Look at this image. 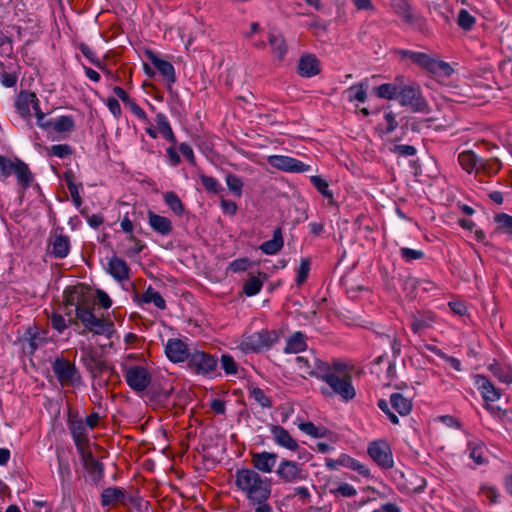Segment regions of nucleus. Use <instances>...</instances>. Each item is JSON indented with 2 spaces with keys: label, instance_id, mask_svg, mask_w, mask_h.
<instances>
[{
  "label": "nucleus",
  "instance_id": "nucleus-37",
  "mask_svg": "<svg viewBox=\"0 0 512 512\" xmlns=\"http://www.w3.org/2000/svg\"><path fill=\"white\" fill-rule=\"evenodd\" d=\"M283 237L281 229L277 228L273 233V238L261 244L260 249L264 254L274 255L283 247Z\"/></svg>",
  "mask_w": 512,
  "mask_h": 512
},
{
  "label": "nucleus",
  "instance_id": "nucleus-35",
  "mask_svg": "<svg viewBox=\"0 0 512 512\" xmlns=\"http://www.w3.org/2000/svg\"><path fill=\"white\" fill-rule=\"evenodd\" d=\"M338 463H340L342 467H346V468H349V469H352V470L358 472L363 477H366V478L371 477L370 470L366 465L360 463L358 460L352 458L351 456H349L347 454H341L339 456Z\"/></svg>",
  "mask_w": 512,
  "mask_h": 512
},
{
  "label": "nucleus",
  "instance_id": "nucleus-34",
  "mask_svg": "<svg viewBox=\"0 0 512 512\" xmlns=\"http://www.w3.org/2000/svg\"><path fill=\"white\" fill-rule=\"evenodd\" d=\"M468 453L476 465H483L487 462L486 448L481 441H470L468 443Z\"/></svg>",
  "mask_w": 512,
  "mask_h": 512
},
{
  "label": "nucleus",
  "instance_id": "nucleus-2",
  "mask_svg": "<svg viewBox=\"0 0 512 512\" xmlns=\"http://www.w3.org/2000/svg\"><path fill=\"white\" fill-rule=\"evenodd\" d=\"M398 53L403 59H409L435 75L449 76L453 72L452 67L447 62L439 60L429 54L411 50H400Z\"/></svg>",
  "mask_w": 512,
  "mask_h": 512
},
{
  "label": "nucleus",
  "instance_id": "nucleus-59",
  "mask_svg": "<svg viewBox=\"0 0 512 512\" xmlns=\"http://www.w3.org/2000/svg\"><path fill=\"white\" fill-rule=\"evenodd\" d=\"M475 23V18L466 10L462 9L458 15V25L465 29L469 30Z\"/></svg>",
  "mask_w": 512,
  "mask_h": 512
},
{
  "label": "nucleus",
  "instance_id": "nucleus-30",
  "mask_svg": "<svg viewBox=\"0 0 512 512\" xmlns=\"http://www.w3.org/2000/svg\"><path fill=\"white\" fill-rule=\"evenodd\" d=\"M403 77H397L394 83H385L374 89L379 98L394 100L397 99Z\"/></svg>",
  "mask_w": 512,
  "mask_h": 512
},
{
  "label": "nucleus",
  "instance_id": "nucleus-45",
  "mask_svg": "<svg viewBox=\"0 0 512 512\" xmlns=\"http://www.w3.org/2000/svg\"><path fill=\"white\" fill-rule=\"evenodd\" d=\"M220 364L224 373L228 376H236L239 373V365L230 354H222Z\"/></svg>",
  "mask_w": 512,
  "mask_h": 512
},
{
  "label": "nucleus",
  "instance_id": "nucleus-41",
  "mask_svg": "<svg viewBox=\"0 0 512 512\" xmlns=\"http://www.w3.org/2000/svg\"><path fill=\"white\" fill-rule=\"evenodd\" d=\"M156 123L162 136L172 144H175L176 138L166 115L163 113H158L156 115Z\"/></svg>",
  "mask_w": 512,
  "mask_h": 512
},
{
  "label": "nucleus",
  "instance_id": "nucleus-38",
  "mask_svg": "<svg viewBox=\"0 0 512 512\" xmlns=\"http://www.w3.org/2000/svg\"><path fill=\"white\" fill-rule=\"evenodd\" d=\"M269 44L272 48L273 55L278 59L282 60L287 52V45L284 37L281 34L270 33Z\"/></svg>",
  "mask_w": 512,
  "mask_h": 512
},
{
  "label": "nucleus",
  "instance_id": "nucleus-20",
  "mask_svg": "<svg viewBox=\"0 0 512 512\" xmlns=\"http://www.w3.org/2000/svg\"><path fill=\"white\" fill-rule=\"evenodd\" d=\"M270 434L273 441L278 446L285 448L290 451L298 450L297 441L291 436V434L280 425H272L269 428Z\"/></svg>",
  "mask_w": 512,
  "mask_h": 512
},
{
  "label": "nucleus",
  "instance_id": "nucleus-11",
  "mask_svg": "<svg viewBox=\"0 0 512 512\" xmlns=\"http://www.w3.org/2000/svg\"><path fill=\"white\" fill-rule=\"evenodd\" d=\"M267 162L273 168L290 173H303L310 170V166L286 155H270Z\"/></svg>",
  "mask_w": 512,
  "mask_h": 512
},
{
  "label": "nucleus",
  "instance_id": "nucleus-62",
  "mask_svg": "<svg viewBox=\"0 0 512 512\" xmlns=\"http://www.w3.org/2000/svg\"><path fill=\"white\" fill-rule=\"evenodd\" d=\"M400 255L406 261H412L421 259L424 256V252L422 250L403 247L400 249Z\"/></svg>",
  "mask_w": 512,
  "mask_h": 512
},
{
  "label": "nucleus",
  "instance_id": "nucleus-64",
  "mask_svg": "<svg viewBox=\"0 0 512 512\" xmlns=\"http://www.w3.org/2000/svg\"><path fill=\"white\" fill-rule=\"evenodd\" d=\"M484 165H485V168H481L480 171H483V172H485L487 174H495L501 168V163L496 158L490 159V160H487V161L484 160Z\"/></svg>",
  "mask_w": 512,
  "mask_h": 512
},
{
  "label": "nucleus",
  "instance_id": "nucleus-21",
  "mask_svg": "<svg viewBox=\"0 0 512 512\" xmlns=\"http://www.w3.org/2000/svg\"><path fill=\"white\" fill-rule=\"evenodd\" d=\"M94 302L90 298L81 297L76 302V316L81 321L83 326L87 329L93 321L96 320V316L93 313Z\"/></svg>",
  "mask_w": 512,
  "mask_h": 512
},
{
  "label": "nucleus",
  "instance_id": "nucleus-57",
  "mask_svg": "<svg viewBox=\"0 0 512 512\" xmlns=\"http://www.w3.org/2000/svg\"><path fill=\"white\" fill-rule=\"evenodd\" d=\"M200 179H201V182L206 190L213 192V193H219L222 190V186L216 178L211 177V176L201 175Z\"/></svg>",
  "mask_w": 512,
  "mask_h": 512
},
{
  "label": "nucleus",
  "instance_id": "nucleus-52",
  "mask_svg": "<svg viewBox=\"0 0 512 512\" xmlns=\"http://www.w3.org/2000/svg\"><path fill=\"white\" fill-rule=\"evenodd\" d=\"M311 182L316 187V189L330 202L333 201V194L329 189V185L327 181L320 176H312Z\"/></svg>",
  "mask_w": 512,
  "mask_h": 512
},
{
  "label": "nucleus",
  "instance_id": "nucleus-48",
  "mask_svg": "<svg viewBox=\"0 0 512 512\" xmlns=\"http://www.w3.org/2000/svg\"><path fill=\"white\" fill-rule=\"evenodd\" d=\"M298 428L303 433L314 438H322L325 437L327 434L326 429L318 427L314 425L312 422H302L298 424Z\"/></svg>",
  "mask_w": 512,
  "mask_h": 512
},
{
  "label": "nucleus",
  "instance_id": "nucleus-42",
  "mask_svg": "<svg viewBox=\"0 0 512 512\" xmlns=\"http://www.w3.org/2000/svg\"><path fill=\"white\" fill-rule=\"evenodd\" d=\"M101 498L103 506L114 505L122 501L124 493L120 488L110 487L102 492Z\"/></svg>",
  "mask_w": 512,
  "mask_h": 512
},
{
  "label": "nucleus",
  "instance_id": "nucleus-13",
  "mask_svg": "<svg viewBox=\"0 0 512 512\" xmlns=\"http://www.w3.org/2000/svg\"><path fill=\"white\" fill-rule=\"evenodd\" d=\"M53 371L60 383L65 385H75L79 381V374L76 367L68 360L58 358L53 362Z\"/></svg>",
  "mask_w": 512,
  "mask_h": 512
},
{
  "label": "nucleus",
  "instance_id": "nucleus-40",
  "mask_svg": "<svg viewBox=\"0 0 512 512\" xmlns=\"http://www.w3.org/2000/svg\"><path fill=\"white\" fill-rule=\"evenodd\" d=\"M392 407L402 416L408 415L412 409L411 400L400 393H394L390 397Z\"/></svg>",
  "mask_w": 512,
  "mask_h": 512
},
{
  "label": "nucleus",
  "instance_id": "nucleus-28",
  "mask_svg": "<svg viewBox=\"0 0 512 512\" xmlns=\"http://www.w3.org/2000/svg\"><path fill=\"white\" fill-rule=\"evenodd\" d=\"M148 224L153 231L163 236L169 235L172 232V222L170 219L153 211L148 212Z\"/></svg>",
  "mask_w": 512,
  "mask_h": 512
},
{
  "label": "nucleus",
  "instance_id": "nucleus-3",
  "mask_svg": "<svg viewBox=\"0 0 512 512\" xmlns=\"http://www.w3.org/2000/svg\"><path fill=\"white\" fill-rule=\"evenodd\" d=\"M11 175L16 176L18 184L23 188L29 187L33 180L27 164L17 158L0 155V179L4 181Z\"/></svg>",
  "mask_w": 512,
  "mask_h": 512
},
{
  "label": "nucleus",
  "instance_id": "nucleus-43",
  "mask_svg": "<svg viewBox=\"0 0 512 512\" xmlns=\"http://www.w3.org/2000/svg\"><path fill=\"white\" fill-rule=\"evenodd\" d=\"M489 370L498 378L499 381L511 384L512 383V368L509 366H501L497 363L490 364Z\"/></svg>",
  "mask_w": 512,
  "mask_h": 512
},
{
  "label": "nucleus",
  "instance_id": "nucleus-23",
  "mask_svg": "<svg viewBox=\"0 0 512 512\" xmlns=\"http://www.w3.org/2000/svg\"><path fill=\"white\" fill-rule=\"evenodd\" d=\"M69 429L71 431V434L73 436L75 445L79 450H82L85 448V446L88 443V436H87V427L82 421V419L79 418H70L69 419Z\"/></svg>",
  "mask_w": 512,
  "mask_h": 512
},
{
  "label": "nucleus",
  "instance_id": "nucleus-7",
  "mask_svg": "<svg viewBox=\"0 0 512 512\" xmlns=\"http://www.w3.org/2000/svg\"><path fill=\"white\" fill-rule=\"evenodd\" d=\"M332 389V392L343 400H350L355 397V389L352 385L351 375L323 374L320 376Z\"/></svg>",
  "mask_w": 512,
  "mask_h": 512
},
{
  "label": "nucleus",
  "instance_id": "nucleus-32",
  "mask_svg": "<svg viewBox=\"0 0 512 512\" xmlns=\"http://www.w3.org/2000/svg\"><path fill=\"white\" fill-rule=\"evenodd\" d=\"M51 251L56 258H65L70 251L68 236L56 235L51 241Z\"/></svg>",
  "mask_w": 512,
  "mask_h": 512
},
{
  "label": "nucleus",
  "instance_id": "nucleus-15",
  "mask_svg": "<svg viewBox=\"0 0 512 512\" xmlns=\"http://www.w3.org/2000/svg\"><path fill=\"white\" fill-rule=\"evenodd\" d=\"M82 362L93 377H98L107 369L106 363L101 356L92 348L87 346L81 347Z\"/></svg>",
  "mask_w": 512,
  "mask_h": 512
},
{
  "label": "nucleus",
  "instance_id": "nucleus-53",
  "mask_svg": "<svg viewBox=\"0 0 512 512\" xmlns=\"http://www.w3.org/2000/svg\"><path fill=\"white\" fill-rule=\"evenodd\" d=\"M226 185L228 189L234 193L236 196L240 197L242 194V188H243V182L242 180L234 175V174H228L226 176Z\"/></svg>",
  "mask_w": 512,
  "mask_h": 512
},
{
  "label": "nucleus",
  "instance_id": "nucleus-55",
  "mask_svg": "<svg viewBox=\"0 0 512 512\" xmlns=\"http://www.w3.org/2000/svg\"><path fill=\"white\" fill-rule=\"evenodd\" d=\"M323 374L351 375L348 365L341 362H334L332 366H323Z\"/></svg>",
  "mask_w": 512,
  "mask_h": 512
},
{
  "label": "nucleus",
  "instance_id": "nucleus-4",
  "mask_svg": "<svg viewBox=\"0 0 512 512\" xmlns=\"http://www.w3.org/2000/svg\"><path fill=\"white\" fill-rule=\"evenodd\" d=\"M187 366L196 375L212 378L217 373L218 359L203 350L194 349L189 356Z\"/></svg>",
  "mask_w": 512,
  "mask_h": 512
},
{
  "label": "nucleus",
  "instance_id": "nucleus-36",
  "mask_svg": "<svg viewBox=\"0 0 512 512\" xmlns=\"http://www.w3.org/2000/svg\"><path fill=\"white\" fill-rule=\"evenodd\" d=\"M349 102L364 103L367 99V83H358L350 86L344 91Z\"/></svg>",
  "mask_w": 512,
  "mask_h": 512
},
{
  "label": "nucleus",
  "instance_id": "nucleus-27",
  "mask_svg": "<svg viewBox=\"0 0 512 512\" xmlns=\"http://www.w3.org/2000/svg\"><path fill=\"white\" fill-rule=\"evenodd\" d=\"M320 72L319 60L312 54L303 55L298 63V73L302 77H313Z\"/></svg>",
  "mask_w": 512,
  "mask_h": 512
},
{
  "label": "nucleus",
  "instance_id": "nucleus-10",
  "mask_svg": "<svg viewBox=\"0 0 512 512\" xmlns=\"http://www.w3.org/2000/svg\"><path fill=\"white\" fill-rule=\"evenodd\" d=\"M367 453L382 468H391L394 464L390 445L385 440L371 442Z\"/></svg>",
  "mask_w": 512,
  "mask_h": 512
},
{
  "label": "nucleus",
  "instance_id": "nucleus-61",
  "mask_svg": "<svg viewBox=\"0 0 512 512\" xmlns=\"http://www.w3.org/2000/svg\"><path fill=\"white\" fill-rule=\"evenodd\" d=\"M127 107L141 122L144 124H150V120L146 112L134 100L129 101Z\"/></svg>",
  "mask_w": 512,
  "mask_h": 512
},
{
  "label": "nucleus",
  "instance_id": "nucleus-60",
  "mask_svg": "<svg viewBox=\"0 0 512 512\" xmlns=\"http://www.w3.org/2000/svg\"><path fill=\"white\" fill-rule=\"evenodd\" d=\"M309 270H310V262L308 259L303 258L300 262V265H299V268L297 271L296 282L298 285H301L302 283L305 282V280L308 277Z\"/></svg>",
  "mask_w": 512,
  "mask_h": 512
},
{
  "label": "nucleus",
  "instance_id": "nucleus-50",
  "mask_svg": "<svg viewBox=\"0 0 512 512\" xmlns=\"http://www.w3.org/2000/svg\"><path fill=\"white\" fill-rule=\"evenodd\" d=\"M45 150L48 156H55L60 159H63L72 154V149L67 144L52 145L47 147Z\"/></svg>",
  "mask_w": 512,
  "mask_h": 512
},
{
  "label": "nucleus",
  "instance_id": "nucleus-47",
  "mask_svg": "<svg viewBox=\"0 0 512 512\" xmlns=\"http://www.w3.org/2000/svg\"><path fill=\"white\" fill-rule=\"evenodd\" d=\"M142 301L145 303H153L157 308L164 309L166 307L165 300L159 292L149 287L142 296Z\"/></svg>",
  "mask_w": 512,
  "mask_h": 512
},
{
  "label": "nucleus",
  "instance_id": "nucleus-49",
  "mask_svg": "<svg viewBox=\"0 0 512 512\" xmlns=\"http://www.w3.org/2000/svg\"><path fill=\"white\" fill-rule=\"evenodd\" d=\"M263 286V282L259 277L250 276L244 284L243 290L244 293L251 297L258 294Z\"/></svg>",
  "mask_w": 512,
  "mask_h": 512
},
{
  "label": "nucleus",
  "instance_id": "nucleus-26",
  "mask_svg": "<svg viewBox=\"0 0 512 512\" xmlns=\"http://www.w3.org/2000/svg\"><path fill=\"white\" fill-rule=\"evenodd\" d=\"M435 325V315L432 312H424L411 316L410 327L415 334H421L424 331L433 328Z\"/></svg>",
  "mask_w": 512,
  "mask_h": 512
},
{
  "label": "nucleus",
  "instance_id": "nucleus-5",
  "mask_svg": "<svg viewBox=\"0 0 512 512\" xmlns=\"http://www.w3.org/2000/svg\"><path fill=\"white\" fill-rule=\"evenodd\" d=\"M122 371L127 385L135 392H143L151 384L152 375L146 365L124 363Z\"/></svg>",
  "mask_w": 512,
  "mask_h": 512
},
{
  "label": "nucleus",
  "instance_id": "nucleus-16",
  "mask_svg": "<svg viewBox=\"0 0 512 512\" xmlns=\"http://www.w3.org/2000/svg\"><path fill=\"white\" fill-rule=\"evenodd\" d=\"M191 352L187 344L178 338L169 339L165 345V354L173 363L188 361Z\"/></svg>",
  "mask_w": 512,
  "mask_h": 512
},
{
  "label": "nucleus",
  "instance_id": "nucleus-6",
  "mask_svg": "<svg viewBox=\"0 0 512 512\" xmlns=\"http://www.w3.org/2000/svg\"><path fill=\"white\" fill-rule=\"evenodd\" d=\"M277 339L278 335L275 332L261 330L244 335L238 344V348L245 353L259 352L270 348Z\"/></svg>",
  "mask_w": 512,
  "mask_h": 512
},
{
  "label": "nucleus",
  "instance_id": "nucleus-19",
  "mask_svg": "<svg viewBox=\"0 0 512 512\" xmlns=\"http://www.w3.org/2000/svg\"><path fill=\"white\" fill-rule=\"evenodd\" d=\"M474 379L475 385L485 403L496 402L501 398V392L487 377L483 375H476Z\"/></svg>",
  "mask_w": 512,
  "mask_h": 512
},
{
  "label": "nucleus",
  "instance_id": "nucleus-54",
  "mask_svg": "<svg viewBox=\"0 0 512 512\" xmlns=\"http://www.w3.org/2000/svg\"><path fill=\"white\" fill-rule=\"evenodd\" d=\"M493 403L494 402L484 403V408L495 420L503 422L507 416V411L498 405H494Z\"/></svg>",
  "mask_w": 512,
  "mask_h": 512
},
{
  "label": "nucleus",
  "instance_id": "nucleus-18",
  "mask_svg": "<svg viewBox=\"0 0 512 512\" xmlns=\"http://www.w3.org/2000/svg\"><path fill=\"white\" fill-rule=\"evenodd\" d=\"M278 456L276 453L262 451L251 453V463L254 470L269 474L273 471L276 466Z\"/></svg>",
  "mask_w": 512,
  "mask_h": 512
},
{
  "label": "nucleus",
  "instance_id": "nucleus-17",
  "mask_svg": "<svg viewBox=\"0 0 512 512\" xmlns=\"http://www.w3.org/2000/svg\"><path fill=\"white\" fill-rule=\"evenodd\" d=\"M397 99L403 106H410L414 110H421L424 107V100L418 88L400 85Z\"/></svg>",
  "mask_w": 512,
  "mask_h": 512
},
{
  "label": "nucleus",
  "instance_id": "nucleus-8",
  "mask_svg": "<svg viewBox=\"0 0 512 512\" xmlns=\"http://www.w3.org/2000/svg\"><path fill=\"white\" fill-rule=\"evenodd\" d=\"M279 481L295 484L307 478V472L295 461L282 459L275 470Z\"/></svg>",
  "mask_w": 512,
  "mask_h": 512
},
{
  "label": "nucleus",
  "instance_id": "nucleus-25",
  "mask_svg": "<svg viewBox=\"0 0 512 512\" xmlns=\"http://www.w3.org/2000/svg\"><path fill=\"white\" fill-rule=\"evenodd\" d=\"M458 162L468 173L479 172L481 168H485L484 160L470 150L461 152L458 155Z\"/></svg>",
  "mask_w": 512,
  "mask_h": 512
},
{
  "label": "nucleus",
  "instance_id": "nucleus-46",
  "mask_svg": "<svg viewBox=\"0 0 512 512\" xmlns=\"http://www.w3.org/2000/svg\"><path fill=\"white\" fill-rule=\"evenodd\" d=\"M164 201L176 215H182L184 213V206L180 198L174 192H166L164 194Z\"/></svg>",
  "mask_w": 512,
  "mask_h": 512
},
{
  "label": "nucleus",
  "instance_id": "nucleus-58",
  "mask_svg": "<svg viewBox=\"0 0 512 512\" xmlns=\"http://www.w3.org/2000/svg\"><path fill=\"white\" fill-rule=\"evenodd\" d=\"M495 221L498 223L499 228L502 231L512 235V216L501 213L495 216Z\"/></svg>",
  "mask_w": 512,
  "mask_h": 512
},
{
  "label": "nucleus",
  "instance_id": "nucleus-39",
  "mask_svg": "<svg viewBox=\"0 0 512 512\" xmlns=\"http://www.w3.org/2000/svg\"><path fill=\"white\" fill-rule=\"evenodd\" d=\"M307 347L306 339L303 333L296 332L287 339L286 346L284 348L285 353H300L305 351Z\"/></svg>",
  "mask_w": 512,
  "mask_h": 512
},
{
  "label": "nucleus",
  "instance_id": "nucleus-44",
  "mask_svg": "<svg viewBox=\"0 0 512 512\" xmlns=\"http://www.w3.org/2000/svg\"><path fill=\"white\" fill-rule=\"evenodd\" d=\"M391 6L395 13L399 15L405 22H411L413 20V14L410 6L406 0H390Z\"/></svg>",
  "mask_w": 512,
  "mask_h": 512
},
{
  "label": "nucleus",
  "instance_id": "nucleus-22",
  "mask_svg": "<svg viewBox=\"0 0 512 512\" xmlns=\"http://www.w3.org/2000/svg\"><path fill=\"white\" fill-rule=\"evenodd\" d=\"M147 57L154 65V67L159 71V73L164 77L168 88H170L176 81V74L173 65L170 62L159 58L155 53L151 51L147 52Z\"/></svg>",
  "mask_w": 512,
  "mask_h": 512
},
{
  "label": "nucleus",
  "instance_id": "nucleus-33",
  "mask_svg": "<svg viewBox=\"0 0 512 512\" xmlns=\"http://www.w3.org/2000/svg\"><path fill=\"white\" fill-rule=\"evenodd\" d=\"M80 452L82 455L83 465L87 472L94 478L101 477L103 473L102 464L96 460L90 452H86L85 448L80 450Z\"/></svg>",
  "mask_w": 512,
  "mask_h": 512
},
{
  "label": "nucleus",
  "instance_id": "nucleus-29",
  "mask_svg": "<svg viewBox=\"0 0 512 512\" xmlns=\"http://www.w3.org/2000/svg\"><path fill=\"white\" fill-rule=\"evenodd\" d=\"M144 247V243L133 234L128 235L125 240L119 243L121 252L127 257H133L139 254Z\"/></svg>",
  "mask_w": 512,
  "mask_h": 512
},
{
  "label": "nucleus",
  "instance_id": "nucleus-1",
  "mask_svg": "<svg viewBox=\"0 0 512 512\" xmlns=\"http://www.w3.org/2000/svg\"><path fill=\"white\" fill-rule=\"evenodd\" d=\"M234 485L251 506L254 512H273L268 500L272 494V479L263 476L252 468H240L235 471Z\"/></svg>",
  "mask_w": 512,
  "mask_h": 512
},
{
  "label": "nucleus",
  "instance_id": "nucleus-14",
  "mask_svg": "<svg viewBox=\"0 0 512 512\" xmlns=\"http://www.w3.org/2000/svg\"><path fill=\"white\" fill-rule=\"evenodd\" d=\"M15 106L17 112L23 118H29L31 116V110H33L37 118V124H39V114H44L40 109L39 101L34 93L20 92L17 96Z\"/></svg>",
  "mask_w": 512,
  "mask_h": 512
},
{
  "label": "nucleus",
  "instance_id": "nucleus-51",
  "mask_svg": "<svg viewBox=\"0 0 512 512\" xmlns=\"http://www.w3.org/2000/svg\"><path fill=\"white\" fill-rule=\"evenodd\" d=\"M250 397L263 408H269L272 405L270 397L260 388H252Z\"/></svg>",
  "mask_w": 512,
  "mask_h": 512
},
{
  "label": "nucleus",
  "instance_id": "nucleus-24",
  "mask_svg": "<svg viewBox=\"0 0 512 512\" xmlns=\"http://www.w3.org/2000/svg\"><path fill=\"white\" fill-rule=\"evenodd\" d=\"M108 273L117 281L123 282L129 279V267L127 263L119 257L113 256L107 263Z\"/></svg>",
  "mask_w": 512,
  "mask_h": 512
},
{
  "label": "nucleus",
  "instance_id": "nucleus-63",
  "mask_svg": "<svg viewBox=\"0 0 512 512\" xmlns=\"http://www.w3.org/2000/svg\"><path fill=\"white\" fill-rule=\"evenodd\" d=\"M480 493L492 503L497 501L498 491L493 485L488 483L482 484L480 487Z\"/></svg>",
  "mask_w": 512,
  "mask_h": 512
},
{
  "label": "nucleus",
  "instance_id": "nucleus-56",
  "mask_svg": "<svg viewBox=\"0 0 512 512\" xmlns=\"http://www.w3.org/2000/svg\"><path fill=\"white\" fill-rule=\"evenodd\" d=\"M332 493L336 496L354 497L357 495V490L353 485L349 483H341L337 488L332 490Z\"/></svg>",
  "mask_w": 512,
  "mask_h": 512
},
{
  "label": "nucleus",
  "instance_id": "nucleus-31",
  "mask_svg": "<svg viewBox=\"0 0 512 512\" xmlns=\"http://www.w3.org/2000/svg\"><path fill=\"white\" fill-rule=\"evenodd\" d=\"M87 330L97 335H103L107 338H111L115 333L114 323L108 319L96 318L93 323L87 327Z\"/></svg>",
  "mask_w": 512,
  "mask_h": 512
},
{
  "label": "nucleus",
  "instance_id": "nucleus-12",
  "mask_svg": "<svg viewBox=\"0 0 512 512\" xmlns=\"http://www.w3.org/2000/svg\"><path fill=\"white\" fill-rule=\"evenodd\" d=\"M295 365L299 375L303 378L315 376L320 378L324 363L318 360L313 354L307 356H297Z\"/></svg>",
  "mask_w": 512,
  "mask_h": 512
},
{
  "label": "nucleus",
  "instance_id": "nucleus-9",
  "mask_svg": "<svg viewBox=\"0 0 512 512\" xmlns=\"http://www.w3.org/2000/svg\"><path fill=\"white\" fill-rule=\"evenodd\" d=\"M38 126L48 133L54 132L65 137L75 129V120L71 115H61L46 120L45 114H39Z\"/></svg>",
  "mask_w": 512,
  "mask_h": 512
}]
</instances>
